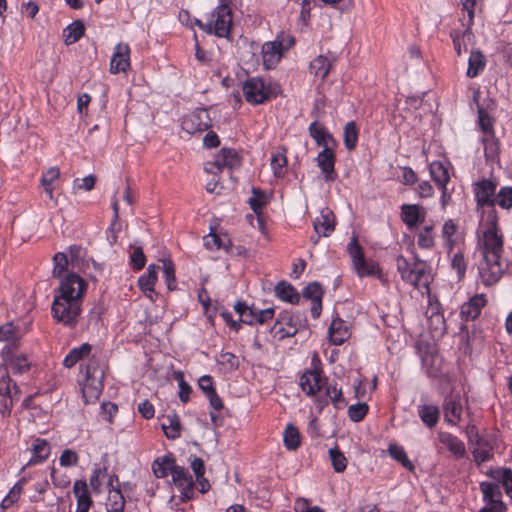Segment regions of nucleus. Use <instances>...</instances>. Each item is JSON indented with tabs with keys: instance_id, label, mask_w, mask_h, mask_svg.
<instances>
[{
	"instance_id": "nucleus-1",
	"label": "nucleus",
	"mask_w": 512,
	"mask_h": 512,
	"mask_svg": "<svg viewBox=\"0 0 512 512\" xmlns=\"http://www.w3.org/2000/svg\"><path fill=\"white\" fill-rule=\"evenodd\" d=\"M87 284L79 275L71 273L66 275L60 283L59 295L52 303L53 317L67 326H74L81 313L82 296Z\"/></svg>"
},
{
	"instance_id": "nucleus-2",
	"label": "nucleus",
	"mask_w": 512,
	"mask_h": 512,
	"mask_svg": "<svg viewBox=\"0 0 512 512\" xmlns=\"http://www.w3.org/2000/svg\"><path fill=\"white\" fill-rule=\"evenodd\" d=\"M396 267L400 273L401 279L417 289H426L429 291L431 282V273L429 265L415 257L413 264H410L402 255L396 258Z\"/></svg>"
},
{
	"instance_id": "nucleus-3",
	"label": "nucleus",
	"mask_w": 512,
	"mask_h": 512,
	"mask_svg": "<svg viewBox=\"0 0 512 512\" xmlns=\"http://www.w3.org/2000/svg\"><path fill=\"white\" fill-rule=\"evenodd\" d=\"M486 229L483 231V257L501 258L504 239L498 233V217L495 209H490L486 215Z\"/></svg>"
},
{
	"instance_id": "nucleus-4",
	"label": "nucleus",
	"mask_w": 512,
	"mask_h": 512,
	"mask_svg": "<svg viewBox=\"0 0 512 512\" xmlns=\"http://www.w3.org/2000/svg\"><path fill=\"white\" fill-rule=\"evenodd\" d=\"M295 44L291 35L281 33L274 41H269L262 46V60L266 69H273L281 60L283 54Z\"/></svg>"
},
{
	"instance_id": "nucleus-5",
	"label": "nucleus",
	"mask_w": 512,
	"mask_h": 512,
	"mask_svg": "<svg viewBox=\"0 0 512 512\" xmlns=\"http://www.w3.org/2000/svg\"><path fill=\"white\" fill-rule=\"evenodd\" d=\"M86 379L82 386V395L86 403L99 398L103 390L104 371L95 359L89 361L86 366Z\"/></svg>"
},
{
	"instance_id": "nucleus-6",
	"label": "nucleus",
	"mask_w": 512,
	"mask_h": 512,
	"mask_svg": "<svg viewBox=\"0 0 512 512\" xmlns=\"http://www.w3.org/2000/svg\"><path fill=\"white\" fill-rule=\"evenodd\" d=\"M19 395L20 389L11 379L8 369L4 363L0 364V396L3 397L0 413L3 417L10 416L14 401L19 399Z\"/></svg>"
},
{
	"instance_id": "nucleus-7",
	"label": "nucleus",
	"mask_w": 512,
	"mask_h": 512,
	"mask_svg": "<svg viewBox=\"0 0 512 512\" xmlns=\"http://www.w3.org/2000/svg\"><path fill=\"white\" fill-rule=\"evenodd\" d=\"M347 252L352 260L353 268L359 277L373 276L377 273V265L365 259L363 249L356 235H354L348 243Z\"/></svg>"
},
{
	"instance_id": "nucleus-8",
	"label": "nucleus",
	"mask_w": 512,
	"mask_h": 512,
	"mask_svg": "<svg viewBox=\"0 0 512 512\" xmlns=\"http://www.w3.org/2000/svg\"><path fill=\"white\" fill-rule=\"evenodd\" d=\"M210 21H212V34L221 38L228 37L232 26V11L228 4L221 1L213 10Z\"/></svg>"
},
{
	"instance_id": "nucleus-9",
	"label": "nucleus",
	"mask_w": 512,
	"mask_h": 512,
	"mask_svg": "<svg viewBox=\"0 0 512 512\" xmlns=\"http://www.w3.org/2000/svg\"><path fill=\"white\" fill-rule=\"evenodd\" d=\"M507 268L508 265L501 263V258L483 257L478 267L480 280L485 286H492L501 279Z\"/></svg>"
},
{
	"instance_id": "nucleus-10",
	"label": "nucleus",
	"mask_w": 512,
	"mask_h": 512,
	"mask_svg": "<svg viewBox=\"0 0 512 512\" xmlns=\"http://www.w3.org/2000/svg\"><path fill=\"white\" fill-rule=\"evenodd\" d=\"M242 89L246 101L253 105L262 104L270 97V90L266 88L263 79L258 77L248 78Z\"/></svg>"
},
{
	"instance_id": "nucleus-11",
	"label": "nucleus",
	"mask_w": 512,
	"mask_h": 512,
	"mask_svg": "<svg viewBox=\"0 0 512 512\" xmlns=\"http://www.w3.org/2000/svg\"><path fill=\"white\" fill-rule=\"evenodd\" d=\"M483 498L490 505L482 508L479 512H504L506 506L501 501L500 486L492 482H482L480 485Z\"/></svg>"
},
{
	"instance_id": "nucleus-12",
	"label": "nucleus",
	"mask_w": 512,
	"mask_h": 512,
	"mask_svg": "<svg viewBox=\"0 0 512 512\" xmlns=\"http://www.w3.org/2000/svg\"><path fill=\"white\" fill-rule=\"evenodd\" d=\"M210 127L208 112L206 109H198L186 115L182 120V129L188 134L206 131Z\"/></svg>"
},
{
	"instance_id": "nucleus-13",
	"label": "nucleus",
	"mask_w": 512,
	"mask_h": 512,
	"mask_svg": "<svg viewBox=\"0 0 512 512\" xmlns=\"http://www.w3.org/2000/svg\"><path fill=\"white\" fill-rule=\"evenodd\" d=\"M321 374V368L315 366L301 375L299 385L308 396H315L317 392L323 389L325 383H323Z\"/></svg>"
},
{
	"instance_id": "nucleus-14",
	"label": "nucleus",
	"mask_w": 512,
	"mask_h": 512,
	"mask_svg": "<svg viewBox=\"0 0 512 512\" xmlns=\"http://www.w3.org/2000/svg\"><path fill=\"white\" fill-rule=\"evenodd\" d=\"M172 481L181 490V500H189L193 495V479L188 469L178 466L172 470Z\"/></svg>"
},
{
	"instance_id": "nucleus-15",
	"label": "nucleus",
	"mask_w": 512,
	"mask_h": 512,
	"mask_svg": "<svg viewBox=\"0 0 512 512\" xmlns=\"http://www.w3.org/2000/svg\"><path fill=\"white\" fill-rule=\"evenodd\" d=\"M335 215L329 208L321 210L320 216L314 220L313 226L317 237L311 240L316 244L321 236L327 237L335 230Z\"/></svg>"
},
{
	"instance_id": "nucleus-16",
	"label": "nucleus",
	"mask_w": 512,
	"mask_h": 512,
	"mask_svg": "<svg viewBox=\"0 0 512 512\" xmlns=\"http://www.w3.org/2000/svg\"><path fill=\"white\" fill-rule=\"evenodd\" d=\"M0 356L6 368L11 369L14 374H23L30 369V362L24 354L15 355V351L2 348Z\"/></svg>"
},
{
	"instance_id": "nucleus-17",
	"label": "nucleus",
	"mask_w": 512,
	"mask_h": 512,
	"mask_svg": "<svg viewBox=\"0 0 512 512\" xmlns=\"http://www.w3.org/2000/svg\"><path fill=\"white\" fill-rule=\"evenodd\" d=\"M130 68V47L126 43H119L115 46L110 62V72L118 74L126 72Z\"/></svg>"
},
{
	"instance_id": "nucleus-18",
	"label": "nucleus",
	"mask_w": 512,
	"mask_h": 512,
	"mask_svg": "<svg viewBox=\"0 0 512 512\" xmlns=\"http://www.w3.org/2000/svg\"><path fill=\"white\" fill-rule=\"evenodd\" d=\"M22 336L23 332L13 322L0 326V342L6 343L3 348H8L10 351L18 350Z\"/></svg>"
},
{
	"instance_id": "nucleus-19",
	"label": "nucleus",
	"mask_w": 512,
	"mask_h": 512,
	"mask_svg": "<svg viewBox=\"0 0 512 512\" xmlns=\"http://www.w3.org/2000/svg\"><path fill=\"white\" fill-rule=\"evenodd\" d=\"M438 440L447 448L455 460H460L466 457L467 452L465 444L457 436L449 432H439Z\"/></svg>"
},
{
	"instance_id": "nucleus-20",
	"label": "nucleus",
	"mask_w": 512,
	"mask_h": 512,
	"mask_svg": "<svg viewBox=\"0 0 512 512\" xmlns=\"http://www.w3.org/2000/svg\"><path fill=\"white\" fill-rule=\"evenodd\" d=\"M317 165L320 167L321 171L324 173V178L326 181H334L337 177L335 172V154L333 149L325 146L322 151L318 154Z\"/></svg>"
},
{
	"instance_id": "nucleus-21",
	"label": "nucleus",
	"mask_w": 512,
	"mask_h": 512,
	"mask_svg": "<svg viewBox=\"0 0 512 512\" xmlns=\"http://www.w3.org/2000/svg\"><path fill=\"white\" fill-rule=\"evenodd\" d=\"M495 190L496 185L490 180L484 179L478 182L474 189L477 205L480 207L489 205L491 209H494V200L492 197L495 194Z\"/></svg>"
},
{
	"instance_id": "nucleus-22",
	"label": "nucleus",
	"mask_w": 512,
	"mask_h": 512,
	"mask_svg": "<svg viewBox=\"0 0 512 512\" xmlns=\"http://www.w3.org/2000/svg\"><path fill=\"white\" fill-rule=\"evenodd\" d=\"M274 329L280 338L292 337L298 331L297 321L290 312L284 311L277 318Z\"/></svg>"
},
{
	"instance_id": "nucleus-23",
	"label": "nucleus",
	"mask_w": 512,
	"mask_h": 512,
	"mask_svg": "<svg viewBox=\"0 0 512 512\" xmlns=\"http://www.w3.org/2000/svg\"><path fill=\"white\" fill-rule=\"evenodd\" d=\"M158 266L150 264L147 268V272L138 279V286L143 293L150 300H154L153 295H157L154 290V285L157 281V270Z\"/></svg>"
},
{
	"instance_id": "nucleus-24",
	"label": "nucleus",
	"mask_w": 512,
	"mask_h": 512,
	"mask_svg": "<svg viewBox=\"0 0 512 512\" xmlns=\"http://www.w3.org/2000/svg\"><path fill=\"white\" fill-rule=\"evenodd\" d=\"M444 419L451 425H457L461 420L462 405L459 397L446 398L443 405Z\"/></svg>"
},
{
	"instance_id": "nucleus-25",
	"label": "nucleus",
	"mask_w": 512,
	"mask_h": 512,
	"mask_svg": "<svg viewBox=\"0 0 512 512\" xmlns=\"http://www.w3.org/2000/svg\"><path fill=\"white\" fill-rule=\"evenodd\" d=\"M486 300L483 295H475L467 303H464L461 307L462 317L468 320L476 319L481 312V309L485 306Z\"/></svg>"
},
{
	"instance_id": "nucleus-26",
	"label": "nucleus",
	"mask_w": 512,
	"mask_h": 512,
	"mask_svg": "<svg viewBox=\"0 0 512 512\" xmlns=\"http://www.w3.org/2000/svg\"><path fill=\"white\" fill-rule=\"evenodd\" d=\"M486 66V57L479 49L470 52L468 59V69L466 75L468 78L477 77Z\"/></svg>"
},
{
	"instance_id": "nucleus-27",
	"label": "nucleus",
	"mask_w": 512,
	"mask_h": 512,
	"mask_svg": "<svg viewBox=\"0 0 512 512\" xmlns=\"http://www.w3.org/2000/svg\"><path fill=\"white\" fill-rule=\"evenodd\" d=\"M418 416L422 423L428 427L433 428L439 421L440 410L435 405L423 404L418 406Z\"/></svg>"
},
{
	"instance_id": "nucleus-28",
	"label": "nucleus",
	"mask_w": 512,
	"mask_h": 512,
	"mask_svg": "<svg viewBox=\"0 0 512 512\" xmlns=\"http://www.w3.org/2000/svg\"><path fill=\"white\" fill-rule=\"evenodd\" d=\"M275 295L282 301L291 304H297L300 300V295L296 289L287 281H280L275 286Z\"/></svg>"
},
{
	"instance_id": "nucleus-29",
	"label": "nucleus",
	"mask_w": 512,
	"mask_h": 512,
	"mask_svg": "<svg viewBox=\"0 0 512 512\" xmlns=\"http://www.w3.org/2000/svg\"><path fill=\"white\" fill-rule=\"evenodd\" d=\"M330 341L334 345H341L349 337V333L345 323L340 318L332 320L329 327Z\"/></svg>"
},
{
	"instance_id": "nucleus-30",
	"label": "nucleus",
	"mask_w": 512,
	"mask_h": 512,
	"mask_svg": "<svg viewBox=\"0 0 512 512\" xmlns=\"http://www.w3.org/2000/svg\"><path fill=\"white\" fill-rule=\"evenodd\" d=\"M32 458L26 466L34 465L46 460L50 454V445L45 439L37 438L32 445Z\"/></svg>"
},
{
	"instance_id": "nucleus-31",
	"label": "nucleus",
	"mask_w": 512,
	"mask_h": 512,
	"mask_svg": "<svg viewBox=\"0 0 512 512\" xmlns=\"http://www.w3.org/2000/svg\"><path fill=\"white\" fill-rule=\"evenodd\" d=\"M118 482V477L116 475H112L109 478L108 485L111 487L109 489L108 500L106 503V507L116 508V509H124L125 508V498L119 488H114L113 482Z\"/></svg>"
},
{
	"instance_id": "nucleus-32",
	"label": "nucleus",
	"mask_w": 512,
	"mask_h": 512,
	"mask_svg": "<svg viewBox=\"0 0 512 512\" xmlns=\"http://www.w3.org/2000/svg\"><path fill=\"white\" fill-rule=\"evenodd\" d=\"M309 135L314 139L319 147L328 146L327 141L333 140L332 135L326 130V128L318 121H313L309 125Z\"/></svg>"
},
{
	"instance_id": "nucleus-33",
	"label": "nucleus",
	"mask_w": 512,
	"mask_h": 512,
	"mask_svg": "<svg viewBox=\"0 0 512 512\" xmlns=\"http://www.w3.org/2000/svg\"><path fill=\"white\" fill-rule=\"evenodd\" d=\"M176 467L172 456L157 458L152 464V470L157 478H164Z\"/></svg>"
},
{
	"instance_id": "nucleus-34",
	"label": "nucleus",
	"mask_w": 512,
	"mask_h": 512,
	"mask_svg": "<svg viewBox=\"0 0 512 512\" xmlns=\"http://www.w3.org/2000/svg\"><path fill=\"white\" fill-rule=\"evenodd\" d=\"M401 219L409 227L422 221L420 207L414 204H403L401 207Z\"/></svg>"
},
{
	"instance_id": "nucleus-35",
	"label": "nucleus",
	"mask_w": 512,
	"mask_h": 512,
	"mask_svg": "<svg viewBox=\"0 0 512 512\" xmlns=\"http://www.w3.org/2000/svg\"><path fill=\"white\" fill-rule=\"evenodd\" d=\"M161 426L167 438L176 439L180 437L181 421L179 416L175 413L172 415H167L166 420L162 423Z\"/></svg>"
},
{
	"instance_id": "nucleus-36",
	"label": "nucleus",
	"mask_w": 512,
	"mask_h": 512,
	"mask_svg": "<svg viewBox=\"0 0 512 512\" xmlns=\"http://www.w3.org/2000/svg\"><path fill=\"white\" fill-rule=\"evenodd\" d=\"M91 349L92 347L89 343H83L81 346L73 348L64 358L63 365L67 368L73 367L84 356H87Z\"/></svg>"
},
{
	"instance_id": "nucleus-37",
	"label": "nucleus",
	"mask_w": 512,
	"mask_h": 512,
	"mask_svg": "<svg viewBox=\"0 0 512 512\" xmlns=\"http://www.w3.org/2000/svg\"><path fill=\"white\" fill-rule=\"evenodd\" d=\"M85 32V27L82 21L77 20L72 24L68 25L64 31L63 36L67 45L74 44L77 42Z\"/></svg>"
},
{
	"instance_id": "nucleus-38",
	"label": "nucleus",
	"mask_w": 512,
	"mask_h": 512,
	"mask_svg": "<svg viewBox=\"0 0 512 512\" xmlns=\"http://www.w3.org/2000/svg\"><path fill=\"white\" fill-rule=\"evenodd\" d=\"M323 389L325 390V395L330 399L331 403L336 409H342L346 406L345 398L343 397L342 389L338 388L336 383L334 384H324Z\"/></svg>"
},
{
	"instance_id": "nucleus-39",
	"label": "nucleus",
	"mask_w": 512,
	"mask_h": 512,
	"mask_svg": "<svg viewBox=\"0 0 512 512\" xmlns=\"http://www.w3.org/2000/svg\"><path fill=\"white\" fill-rule=\"evenodd\" d=\"M73 492L77 499V506H92V499L85 481L76 480L73 485Z\"/></svg>"
},
{
	"instance_id": "nucleus-40",
	"label": "nucleus",
	"mask_w": 512,
	"mask_h": 512,
	"mask_svg": "<svg viewBox=\"0 0 512 512\" xmlns=\"http://www.w3.org/2000/svg\"><path fill=\"white\" fill-rule=\"evenodd\" d=\"M430 175L433 181L440 187L445 186L450 180L448 170L443 165V163L439 161H434L430 164Z\"/></svg>"
},
{
	"instance_id": "nucleus-41",
	"label": "nucleus",
	"mask_w": 512,
	"mask_h": 512,
	"mask_svg": "<svg viewBox=\"0 0 512 512\" xmlns=\"http://www.w3.org/2000/svg\"><path fill=\"white\" fill-rule=\"evenodd\" d=\"M330 67L331 63L328 58L320 55L310 62L309 69L313 75L325 79L330 71Z\"/></svg>"
},
{
	"instance_id": "nucleus-42",
	"label": "nucleus",
	"mask_w": 512,
	"mask_h": 512,
	"mask_svg": "<svg viewBox=\"0 0 512 512\" xmlns=\"http://www.w3.org/2000/svg\"><path fill=\"white\" fill-rule=\"evenodd\" d=\"M387 452L391 458L401 463L403 467L409 471H413L414 465L408 459V456L402 446L396 443L389 444Z\"/></svg>"
},
{
	"instance_id": "nucleus-43",
	"label": "nucleus",
	"mask_w": 512,
	"mask_h": 512,
	"mask_svg": "<svg viewBox=\"0 0 512 512\" xmlns=\"http://www.w3.org/2000/svg\"><path fill=\"white\" fill-rule=\"evenodd\" d=\"M359 131L357 125L354 121H350L345 124L343 137H344V145L347 150L352 151L357 146Z\"/></svg>"
},
{
	"instance_id": "nucleus-44",
	"label": "nucleus",
	"mask_w": 512,
	"mask_h": 512,
	"mask_svg": "<svg viewBox=\"0 0 512 512\" xmlns=\"http://www.w3.org/2000/svg\"><path fill=\"white\" fill-rule=\"evenodd\" d=\"M283 442L288 450L294 451L300 446V434L292 424H288L283 436Z\"/></svg>"
},
{
	"instance_id": "nucleus-45",
	"label": "nucleus",
	"mask_w": 512,
	"mask_h": 512,
	"mask_svg": "<svg viewBox=\"0 0 512 512\" xmlns=\"http://www.w3.org/2000/svg\"><path fill=\"white\" fill-rule=\"evenodd\" d=\"M252 193L253 196L249 199V205L253 212L259 216L267 204V197L265 192L258 188H253Z\"/></svg>"
},
{
	"instance_id": "nucleus-46",
	"label": "nucleus",
	"mask_w": 512,
	"mask_h": 512,
	"mask_svg": "<svg viewBox=\"0 0 512 512\" xmlns=\"http://www.w3.org/2000/svg\"><path fill=\"white\" fill-rule=\"evenodd\" d=\"M333 469L337 473L343 472L347 467V458L338 447L330 448L328 451Z\"/></svg>"
},
{
	"instance_id": "nucleus-47",
	"label": "nucleus",
	"mask_w": 512,
	"mask_h": 512,
	"mask_svg": "<svg viewBox=\"0 0 512 512\" xmlns=\"http://www.w3.org/2000/svg\"><path fill=\"white\" fill-rule=\"evenodd\" d=\"M491 447L486 440H482V443H475L472 449L474 460L477 464L484 463L491 458L490 453Z\"/></svg>"
},
{
	"instance_id": "nucleus-48",
	"label": "nucleus",
	"mask_w": 512,
	"mask_h": 512,
	"mask_svg": "<svg viewBox=\"0 0 512 512\" xmlns=\"http://www.w3.org/2000/svg\"><path fill=\"white\" fill-rule=\"evenodd\" d=\"M162 262V269H163V276L165 278L167 288L170 291H173L176 289V277H175V268L174 264L170 259H163Z\"/></svg>"
},
{
	"instance_id": "nucleus-49",
	"label": "nucleus",
	"mask_w": 512,
	"mask_h": 512,
	"mask_svg": "<svg viewBox=\"0 0 512 512\" xmlns=\"http://www.w3.org/2000/svg\"><path fill=\"white\" fill-rule=\"evenodd\" d=\"M224 168H227V164L225 157H223L222 148L213 161L205 163L204 170L209 174L217 175L222 172Z\"/></svg>"
},
{
	"instance_id": "nucleus-50",
	"label": "nucleus",
	"mask_w": 512,
	"mask_h": 512,
	"mask_svg": "<svg viewBox=\"0 0 512 512\" xmlns=\"http://www.w3.org/2000/svg\"><path fill=\"white\" fill-rule=\"evenodd\" d=\"M287 158L284 152H278L272 155L271 167L276 177H282L285 173Z\"/></svg>"
},
{
	"instance_id": "nucleus-51",
	"label": "nucleus",
	"mask_w": 512,
	"mask_h": 512,
	"mask_svg": "<svg viewBox=\"0 0 512 512\" xmlns=\"http://www.w3.org/2000/svg\"><path fill=\"white\" fill-rule=\"evenodd\" d=\"M369 407L364 402H359L349 406L348 408V416L351 421L359 422L364 419L367 415Z\"/></svg>"
},
{
	"instance_id": "nucleus-52",
	"label": "nucleus",
	"mask_w": 512,
	"mask_h": 512,
	"mask_svg": "<svg viewBox=\"0 0 512 512\" xmlns=\"http://www.w3.org/2000/svg\"><path fill=\"white\" fill-rule=\"evenodd\" d=\"M418 246L423 249H430L434 246L433 227L425 226L418 233Z\"/></svg>"
},
{
	"instance_id": "nucleus-53",
	"label": "nucleus",
	"mask_w": 512,
	"mask_h": 512,
	"mask_svg": "<svg viewBox=\"0 0 512 512\" xmlns=\"http://www.w3.org/2000/svg\"><path fill=\"white\" fill-rule=\"evenodd\" d=\"M303 297L312 301H322L323 289L318 282L308 284L303 290Z\"/></svg>"
},
{
	"instance_id": "nucleus-54",
	"label": "nucleus",
	"mask_w": 512,
	"mask_h": 512,
	"mask_svg": "<svg viewBox=\"0 0 512 512\" xmlns=\"http://www.w3.org/2000/svg\"><path fill=\"white\" fill-rule=\"evenodd\" d=\"M54 267H53V276L61 277L62 274L67 271L68 268V259L65 253L58 252L53 257Z\"/></svg>"
},
{
	"instance_id": "nucleus-55",
	"label": "nucleus",
	"mask_w": 512,
	"mask_h": 512,
	"mask_svg": "<svg viewBox=\"0 0 512 512\" xmlns=\"http://www.w3.org/2000/svg\"><path fill=\"white\" fill-rule=\"evenodd\" d=\"M217 362L230 371L236 370L239 367L237 356L231 352H222L217 358Z\"/></svg>"
},
{
	"instance_id": "nucleus-56",
	"label": "nucleus",
	"mask_w": 512,
	"mask_h": 512,
	"mask_svg": "<svg viewBox=\"0 0 512 512\" xmlns=\"http://www.w3.org/2000/svg\"><path fill=\"white\" fill-rule=\"evenodd\" d=\"M226 239H228L226 236L222 238L216 233H210L204 237V245L208 249L216 247L217 249L223 248L224 250L228 251V243L226 242Z\"/></svg>"
},
{
	"instance_id": "nucleus-57",
	"label": "nucleus",
	"mask_w": 512,
	"mask_h": 512,
	"mask_svg": "<svg viewBox=\"0 0 512 512\" xmlns=\"http://www.w3.org/2000/svg\"><path fill=\"white\" fill-rule=\"evenodd\" d=\"M133 251L130 255V264L135 270H141L146 264V257L142 247L133 246Z\"/></svg>"
},
{
	"instance_id": "nucleus-58",
	"label": "nucleus",
	"mask_w": 512,
	"mask_h": 512,
	"mask_svg": "<svg viewBox=\"0 0 512 512\" xmlns=\"http://www.w3.org/2000/svg\"><path fill=\"white\" fill-rule=\"evenodd\" d=\"M496 202L504 209L512 207V187H502L497 194Z\"/></svg>"
},
{
	"instance_id": "nucleus-59",
	"label": "nucleus",
	"mask_w": 512,
	"mask_h": 512,
	"mask_svg": "<svg viewBox=\"0 0 512 512\" xmlns=\"http://www.w3.org/2000/svg\"><path fill=\"white\" fill-rule=\"evenodd\" d=\"M223 157L226 159L227 168L232 170L241 165V158L237 151L232 148H223Z\"/></svg>"
},
{
	"instance_id": "nucleus-60",
	"label": "nucleus",
	"mask_w": 512,
	"mask_h": 512,
	"mask_svg": "<svg viewBox=\"0 0 512 512\" xmlns=\"http://www.w3.org/2000/svg\"><path fill=\"white\" fill-rule=\"evenodd\" d=\"M450 37L457 56H461L463 51H467V43L463 38H461L459 29L451 30Z\"/></svg>"
},
{
	"instance_id": "nucleus-61",
	"label": "nucleus",
	"mask_w": 512,
	"mask_h": 512,
	"mask_svg": "<svg viewBox=\"0 0 512 512\" xmlns=\"http://www.w3.org/2000/svg\"><path fill=\"white\" fill-rule=\"evenodd\" d=\"M96 177L94 175H88L83 179H75L73 183L74 190H85L90 191L94 188Z\"/></svg>"
},
{
	"instance_id": "nucleus-62",
	"label": "nucleus",
	"mask_w": 512,
	"mask_h": 512,
	"mask_svg": "<svg viewBox=\"0 0 512 512\" xmlns=\"http://www.w3.org/2000/svg\"><path fill=\"white\" fill-rule=\"evenodd\" d=\"M78 455L71 449H65L59 458L61 466L71 467L78 463Z\"/></svg>"
},
{
	"instance_id": "nucleus-63",
	"label": "nucleus",
	"mask_w": 512,
	"mask_h": 512,
	"mask_svg": "<svg viewBox=\"0 0 512 512\" xmlns=\"http://www.w3.org/2000/svg\"><path fill=\"white\" fill-rule=\"evenodd\" d=\"M451 266L454 270H456L460 279L464 277L466 272V262L462 253L454 254L451 261Z\"/></svg>"
},
{
	"instance_id": "nucleus-64",
	"label": "nucleus",
	"mask_w": 512,
	"mask_h": 512,
	"mask_svg": "<svg viewBox=\"0 0 512 512\" xmlns=\"http://www.w3.org/2000/svg\"><path fill=\"white\" fill-rule=\"evenodd\" d=\"M498 477L501 479L504 489L510 497H512V470L502 469L497 471Z\"/></svg>"
}]
</instances>
